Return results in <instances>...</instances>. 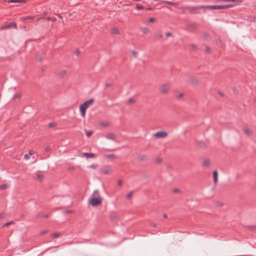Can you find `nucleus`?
Segmentation results:
<instances>
[{
	"label": "nucleus",
	"mask_w": 256,
	"mask_h": 256,
	"mask_svg": "<svg viewBox=\"0 0 256 256\" xmlns=\"http://www.w3.org/2000/svg\"><path fill=\"white\" fill-rule=\"evenodd\" d=\"M224 2H228L232 4L228 5H220V6H202L197 7L198 9H206L208 10H222L227 9L228 8L233 6L234 5L240 4L242 2V0H223Z\"/></svg>",
	"instance_id": "nucleus-1"
},
{
	"label": "nucleus",
	"mask_w": 256,
	"mask_h": 256,
	"mask_svg": "<svg viewBox=\"0 0 256 256\" xmlns=\"http://www.w3.org/2000/svg\"><path fill=\"white\" fill-rule=\"evenodd\" d=\"M94 102V98H90L80 106V110L82 116H84L86 114V110Z\"/></svg>",
	"instance_id": "nucleus-2"
},
{
	"label": "nucleus",
	"mask_w": 256,
	"mask_h": 256,
	"mask_svg": "<svg viewBox=\"0 0 256 256\" xmlns=\"http://www.w3.org/2000/svg\"><path fill=\"white\" fill-rule=\"evenodd\" d=\"M170 90V84L166 83L162 84L159 88L160 94H166L169 92Z\"/></svg>",
	"instance_id": "nucleus-3"
},
{
	"label": "nucleus",
	"mask_w": 256,
	"mask_h": 256,
	"mask_svg": "<svg viewBox=\"0 0 256 256\" xmlns=\"http://www.w3.org/2000/svg\"><path fill=\"white\" fill-rule=\"evenodd\" d=\"M12 28H14L16 29L17 26H16V22H11L7 24L2 26L0 28V30H6V29H9Z\"/></svg>",
	"instance_id": "nucleus-4"
},
{
	"label": "nucleus",
	"mask_w": 256,
	"mask_h": 256,
	"mask_svg": "<svg viewBox=\"0 0 256 256\" xmlns=\"http://www.w3.org/2000/svg\"><path fill=\"white\" fill-rule=\"evenodd\" d=\"M90 202L92 206H96L102 203V200L98 198L92 197Z\"/></svg>",
	"instance_id": "nucleus-5"
},
{
	"label": "nucleus",
	"mask_w": 256,
	"mask_h": 256,
	"mask_svg": "<svg viewBox=\"0 0 256 256\" xmlns=\"http://www.w3.org/2000/svg\"><path fill=\"white\" fill-rule=\"evenodd\" d=\"M168 133L164 131L158 132L154 134V136L156 138H163L166 137Z\"/></svg>",
	"instance_id": "nucleus-6"
},
{
	"label": "nucleus",
	"mask_w": 256,
	"mask_h": 256,
	"mask_svg": "<svg viewBox=\"0 0 256 256\" xmlns=\"http://www.w3.org/2000/svg\"><path fill=\"white\" fill-rule=\"evenodd\" d=\"M130 59H136L138 58L139 56L138 51L136 50H132L130 51Z\"/></svg>",
	"instance_id": "nucleus-7"
},
{
	"label": "nucleus",
	"mask_w": 256,
	"mask_h": 256,
	"mask_svg": "<svg viewBox=\"0 0 256 256\" xmlns=\"http://www.w3.org/2000/svg\"><path fill=\"white\" fill-rule=\"evenodd\" d=\"M136 159L140 162H146L148 160V156L145 154H139L136 156Z\"/></svg>",
	"instance_id": "nucleus-8"
},
{
	"label": "nucleus",
	"mask_w": 256,
	"mask_h": 256,
	"mask_svg": "<svg viewBox=\"0 0 256 256\" xmlns=\"http://www.w3.org/2000/svg\"><path fill=\"white\" fill-rule=\"evenodd\" d=\"M202 166L204 168H208L211 166V162L208 159H205L202 162Z\"/></svg>",
	"instance_id": "nucleus-9"
},
{
	"label": "nucleus",
	"mask_w": 256,
	"mask_h": 256,
	"mask_svg": "<svg viewBox=\"0 0 256 256\" xmlns=\"http://www.w3.org/2000/svg\"><path fill=\"white\" fill-rule=\"evenodd\" d=\"M212 177L214 182L216 184L218 182V172L216 170H214L212 172Z\"/></svg>",
	"instance_id": "nucleus-10"
},
{
	"label": "nucleus",
	"mask_w": 256,
	"mask_h": 256,
	"mask_svg": "<svg viewBox=\"0 0 256 256\" xmlns=\"http://www.w3.org/2000/svg\"><path fill=\"white\" fill-rule=\"evenodd\" d=\"M243 131L244 133L247 136H251L252 134V131L246 127L243 128Z\"/></svg>",
	"instance_id": "nucleus-11"
},
{
	"label": "nucleus",
	"mask_w": 256,
	"mask_h": 256,
	"mask_svg": "<svg viewBox=\"0 0 256 256\" xmlns=\"http://www.w3.org/2000/svg\"><path fill=\"white\" fill-rule=\"evenodd\" d=\"M35 152L34 150H30L29 151L28 154H26L24 156V159L28 160L30 158V156L34 154Z\"/></svg>",
	"instance_id": "nucleus-12"
},
{
	"label": "nucleus",
	"mask_w": 256,
	"mask_h": 256,
	"mask_svg": "<svg viewBox=\"0 0 256 256\" xmlns=\"http://www.w3.org/2000/svg\"><path fill=\"white\" fill-rule=\"evenodd\" d=\"M137 102V98L136 96H132L129 98V104H133Z\"/></svg>",
	"instance_id": "nucleus-13"
},
{
	"label": "nucleus",
	"mask_w": 256,
	"mask_h": 256,
	"mask_svg": "<svg viewBox=\"0 0 256 256\" xmlns=\"http://www.w3.org/2000/svg\"><path fill=\"white\" fill-rule=\"evenodd\" d=\"M106 138L108 139L114 140L116 138V136L114 134L112 133H109V134H107V135L106 136Z\"/></svg>",
	"instance_id": "nucleus-14"
},
{
	"label": "nucleus",
	"mask_w": 256,
	"mask_h": 256,
	"mask_svg": "<svg viewBox=\"0 0 256 256\" xmlns=\"http://www.w3.org/2000/svg\"><path fill=\"white\" fill-rule=\"evenodd\" d=\"M140 30L144 34H147L150 32V30L149 28H146V27L142 28H140Z\"/></svg>",
	"instance_id": "nucleus-15"
},
{
	"label": "nucleus",
	"mask_w": 256,
	"mask_h": 256,
	"mask_svg": "<svg viewBox=\"0 0 256 256\" xmlns=\"http://www.w3.org/2000/svg\"><path fill=\"white\" fill-rule=\"evenodd\" d=\"M83 155L87 158H94L95 156V154L92 153L84 152Z\"/></svg>",
	"instance_id": "nucleus-16"
},
{
	"label": "nucleus",
	"mask_w": 256,
	"mask_h": 256,
	"mask_svg": "<svg viewBox=\"0 0 256 256\" xmlns=\"http://www.w3.org/2000/svg\"><path fill=\"white\" fill-rule=\"evenodd\" d=\"M28 0H10V3H22L26 2Z\"/></svg>",
	"instance_id": "nucleus-17"
},
{
	"label": "nucleus",
	"mask_w": 256,
	"mask_h": 256,
	"mask_svg": "<svg viewBox=\"0 0 256 256\" xmlns=\"http://www.w3.org/2000/svg\"><path fill=\"white\" fill-rule=\"evenodd\" d=\"M33 18H34L33 16H28L20 17V20H23L24 21V20H29V19H32Z\"/></svg>",
	"instance_id": "nucleus-18"
},
{
	"label": "nucleus",
	"mask_w": 256,
	"mask_h": 256,
	"mask_svg": "<svg viewBox=\"0 0 256 256\" xmlns=\"http://www.w3.org/2000/svg\"><path fill=\"white\" fill-rule=\"evenodd\" d=\"M21 97V94L20 93H16L12 97V100L20 99Z\"/></svg>",
	"instance_id": "nucleus-19"
},
{
	"label": "nucleus",
	"mask_w": 256,
	"mask_h": 256,
	"mask_svg": "<svg viewBox=\"0 0 256 256\" xmlns=\"http://www.w3.org/2000/svg\"><path fill=\"white\" fill-rule=\"evenodd\" d=\"M60 236H61L60 232H56V233H54V234H52L51 236L52 238H56L59 237Z\"/></svg>",
	"instance_id": "nucleus-20"
},
{
	"label": "nucleus",
	"mask_w": 256,
	"mask_h": 256,
	"mask_svg": "<svg viewBox=\"0 0 256 256\" xmlns=\"http://www.w3.org/2000/svg\"><path fill=\"white\" fill-rule=\"evenodd\" d=\"M85 131H86V136L88 138L90 137L93 134V131H92V130L88 131V130H85Z\"/></svg>",
	"instance_id": "nucleus-21"
},
{
	"label": "nucleus",
	"mask_w": 256,
	"mask_h": 256,
	"mask_svg": "<svg viewBox=\"0 0 256 256\" xmlns=\"http://www.w3.org/2000/svg\"><path fill=\"white\" fill-rule=\"evenodd\" d=\"M94 196H96V198H98L99 196V192L98 190H95L92 194V197Z\"/></svg>",
	"instance_id": "nucleus-22"
},
{
	"label": "nucleus",
	"mask_w": 256,
	"mask_h": 256,
	"mask_svg": "<svg viewBox=\"0 0 256 256\" xmlns=\"http://www.w3.org/2000/svg\"><path fill=\"white\" fill-rule=\"evenodd\" d=\"M112 32L113 34H119L118 29L117 28H113L112 30Z\"/></svg>",
	"instance_id": "nucleus-23"
},
{
	"label": "nucleus",
	"mask_w": 256,
	"mask_h": 256,
	"mask_svg": "<svg viewBox=\"0 0 256 256\" xmlns=\"http://www.w3.org/2000/svg\"><path fill=\"white\" fill-rule=\"evenodd\" d=\"M164 3L167 4H170V5L173 6H176L177 5H178L177 3L172 2H164Z\"/></svg>",
	"instance_id": "nucleus-24"
},
{
	"label": "nucleus",
	"mask_w": 256,
	"mask_h": 256,
	"mask_svg": "<svg viewBox=\"0 0 256 256\" xmlns=\"http://www.w3.org/2000/svg\"><path fill=\"white\" fill-rule=\"evenodd\" d=\"M184 96V93H182V92L178 93L176 94V98H183Z\"/></svg>",
	"instance_id": "nucleus-25"
},
{
	"label": "nucleus",
	"mask_w": 256,
	"mask_h": 256,
	"mask_svg": "<svg viewBox=\"0 0 256 256\" xmlns=\"http://www.w3.org/2000/svg\"><path fill=\"white\" fill-rule=\"evenodd\" d=\"M36 176V178L40 180H42L43 179V176L40 174H37Z\"/></svg>",
	"instance_id": "nucleus-26"
},
{
	"label": "nucleus",
	"mask_w": 256,
	"mask_h": 256,
	"mask_svg": "<svg viewBox=\"0 0 256 256\" xmlns=\"http://www.w3.org/2000/svg\"><path fill=\"white\" fill-rule=\"evenodd\" d=\"M112 170H105L102 172L103 174H110Z\"/></svg>",
	"instance_id": "nucleus-27"
},
{
	"label": "nucleus",
	"mask_w": 256,
	"mask_h": 256,
	"mask_svg": "<svg viewBox=\"0 0 256 256\" xmlns=\"http://www.w3.org/2000/svg\"><path fill=\"white\" fill-rule=\"evenodd\" d=\"M13 223H14L13 221H10V222H8L3 225V227L8 226Z\"/></svg>",
	"instance_id": "nucleus-28"
},
{
	"label": "nucleus",
	"mask_w": 256,
	"mask_h": 256,
	"mask_svg": "<svg viewBox=\"0 0 256 256\" xmlns=\"http://www.w3.org/2000/svg\"><path fill=\"white\" fill-rule=\"evenodd\" d=\"M7 187H8L7 184H3L0 186V189L4 190V189H6Z\"/></svg>",
	"instance_id": "nucleus-29"
},
{
	"label": "nucleus",
	"mask_w": 256,
	"mask_h": 256,
	"mask_svg": "<svg viewBox=\"0 0 256 256\" xmlns=\"http://www.w3.org/2000/svg\"><path fill=\"white\" fill-rule=\"evenodd\" d=\"M172 191L174 194H178L180 192V190L178 188H174Z\"/></svg>",
	"instance_id": "nucleus-30"
},
{
	"label": "nucleus",
	"mask_w": 256,
	"mask_h": 256,
	"mask_svg": "<svg viewBox=\"0 0 256 256\" xmlns=\"http://www.w3.org/2000/svg\"><path fill=\"white\" fill-rule=\"evenodd\" d=\"M56 126V124L55 122H50L48 124V127L51 128Z\"/></svg>",
	"instance_id": "nucleus-31"
},
{
	"label": "nucleus",
	"mask_w": 256,
	"mask_h": 256,
	"mask_svg": "<svg viewBox=\"0 0 256 256\" xmlns=\"http://www.w3.org/2000/svg\"><path fill=\"white\" fill-rule=\"evenodd\" d=\"M248 228L249 230H256V226H249Z\"/></svg>",
	"instance_id": "nucleus-32"
},
{
	"label": "nucleus",
	"mask_w": 256,
	"mask_h": 256,
	"mask_svg": "<svg viewBox=\"0 0 256 256\" xmlns=\"http://www.w3.org/2000/svg\"><path fill=\"white\" fill-rule=\"evenodd\" d=\"M6 214L5 213L2 212V213L0 214V219L4 218H6Z\"/></svg>",
	"instance_id": "nucleus-33"
},
{
	"label": "nucleus",
	"mask_w": 256,
	"mask_h": 256,
	"mask_svg": "<svg viewBox=\"0 0 256 256\" xmlns=\"http://www.w3.org/2000/svg\"><path fill=\"white\" fill-rule=\"evenodd\" d=\"M108 158L113 159L115 158V156L112 154H108L107 156Z\"/></svg>",
	"instance_id": "nucleus-34"
},
{
	"label": "nucleus",
	"mask_w": 256,
	"mask_h": 256,
	"mask_svg": "<svg viewBox=\"0 0 256 256\" xmlns=\"http://www.w3.org/2000/svg\"><path fill=\"white\" fill-rule=\"evenodd\" d=\"M148 22H155V18H150L148 19Z\"/></svg>",
	"instance_id": "nucleus-35"
},
{
	"label": "nucleus",
	"mask_w": 256,
	"mask_h": 256,
	"mask_svg": "<svg viewBox=\"0 0 256 256\" xmlns=\"http://www.w3.org/2000/svg\"><path fill=\"white\" fill-rule=\"evenodd\" d=\"M50 150V147L48 146H46V148H45V151L46 152H48Z\"/></svg>",
	"instance_id": "nucleus-36"
},
{
	"label": "nucleus",
	"mask_w": 256,
	"mask_h": 256,
	"mask_svg": "<svg viewBox=\"0 0 256 256\" xmlns=\"http://www.w3.org/2000/svg\"><path fill=\"white\" fill-rule=\"evenodd\" d=\"M49 216H50V214H45V215H42L40 217L48 218L49 217Z\"/></svg>",
	"instance_id": "nucleus-37"
},
{
	"label": "nucleus",
	"mask_w": 256,
	"mask_h": 256,
	"mask_svg": "<svg viewBox=\"0 0 256 256\" xmlns=\"http://www.w3.org/2000/svg\"><path fill=\"white\" fill-rule=\"evenodd\" d=\"M80 52L78 50H75V52H74V54H75L76 56H78V54H79Z\"/></svg>",
	"instance_id": "nucleus-38"
},
{
	"label": "nucleus",
	"mask_w": 256,
	"mask_h": 256,
	"mask_svg": "<svg viewBox=\"0 0 256 256\" xmlns=\"http://www.w3.org/2000/svg\"><path fill=\"white\" fill-rule=\"evenodd\" d=\"M47 232H48V231H47V230H44V231L41 232H40V234L41 235H44V234H46V233H47Z\"/></svg>",
	"instance_id": "nucleus-39"
},
{
	"label": "nucleus",
	"mask_w": 256,
	"mask_h": 256,
	"mask_svg": "<svg viewBox=\"0 0 256 256\" xmlns=\"http://www.w3.org/2000/svg\"><path fill=\"white\" fill-rule=\"evenodd\" d=\"M136 8L138 9V10H142L143 8H142V6H139V5H137L136 6Z\"/></svg>",
	"instance_id": "nucleus-40"
},
{
	"label": "nucleus",
	"mask_w": 256,
	"mask_h": 256,
	"mask_svg": "<svg viewBox=\"0 0 256 256\" xmlns=\"http://www.w3.org/2000/svg\"><path fill=\"white\" fill-rule=\"evenodd\" d=\"M190 48H191V49L192 50H196V47L194 45H191L190 46Z\"/></svg>",
	"instance_id": "nucleus-41"
},
{
	"label": "nucleus",
	"mask_w": 256,
	"mask_h": 256,
	"mask_svg": "<svg viewBox=\"0 0 256 256\" xmlns=\"http://www.w3.org/2000/svg\"><path fill=\"white\" fill-rule=\"evenodd\" d=\"M122 184V181L121 180H118V185L120 186Z\"/></svg>",
	"instance_id": "nucleus-42"
},
{
	"label": "nucleus",
	"mask_w": 256,
	"mask_h": 256,
	"mask_svg": "<svg viewBox=\"0 0 256 256\" xmlns=\"http://www.w3.org/2000/svg\"><path fill=\"white\" fill-rule=\"evenodd\" d=\"M90 167L92 168H95L96 167V165L95 164H92L90 165Z\"/></svg>",
	"instance_id": "nucleus-43"
},
{
	"label": "nucleus",
	"mask_w": 256,
	"mask_h": 256,
	"mask_svg": "<svg viewBox=\"0 0 256 256\" xmlns=\"http://www.w3.org/2000/svg\"><path fill=\"white\" fill-rule=\"evenodd\" d=\"M74 169V168L73 166H69L68 168V170H73Z\"/></svg>",
	"instance_id": "nucleus-44"
},
{
	"label": "nucleus",
	"mask_w": 256,
	"mask_h": 256,
	"mask_svg": "<svg viewBox=\"0 0 256 256\" xmlns=\"http://www.w3.org/2000/svg\"><path fill=\"white\" fill-rule=\"evenodd\" d=\"M193 82H194V84H197L198 83V80H193Z\"/></svg>",
	"instance_id": "nucleus-45"
},
{
	"label": "nucleus",
	"mask_w": 256,
	"mask_h": 256,
	"mask_svg": "<svg viewBox=\"0 0 256 256\" xmlns=\"http://www.w3.org/2000/svg\"><path fill=\"white\" fill-rule=\"evenodd\" d=\"M166 36H171V34L170 32H168V33L166 34Z\"/></svg>",
	"instance_id": "nucleus-46"
},
{
	"label": "nucleus",
	"mask_w": 256,
	"mask_h": 256,
	"mask_svg": "<svg viewBox=\"0 0 256 256\" xmlns=\"http://www.w3.org/2000/svg\"><path fill=\"white\" fill-rule=\"evenodd\" d=\"M60 18H62V16L60 14H56Z\"/></svg>",
	"instance_id": "nucleus-47"
},
{
	"label": "nucleus",
	"mask_w": 256,
	"mask_h": 256,
	"mask_svg": "<svg viewBox=\"0 0 256 256\" xmlns=\"http://www.w3.org/2000/svg\"><path fill=\"white\" fill-rule=\"evenodd\" d=\"M66 74V71H63L62 72V75H64Z\"/></svg>",
	"instance_id": "nucleus-48"
},
{
	"label": "nucleus",
	"mask_w": 256,
	"mask_h": 256,
	"mask_svg": "<svg viewBox=\"0 0 256 256\" xmlns=\"http://www.w3.org/2000/svg\"><path fill=\"white\" fill-rule=\"evenodd\" d=\"M161 162H162V160H160V159L158 160L157 161V162H158V163H160Z\"/></svg>",
	"instance_id": "nucleus-49"
},
{
	"label": "nucleus",
	"mask_w": 256,
	"mask_h": 256,
	"mask_svg": "<svg viewBox=\"0 0 256 256\" xmlns=\"http://www.w3.org/2000/svg\"><path fill=\"white\" fill-rule=\"evenodd\" d=\"M46 18L48 20H52V18H50V17H47Z\"/></svg>",
	"instance_id": "nucleus-50"
},
{
	"label": "nucleus",
	"mask_w": 256,
	"mask_h": 256,
	"mask_svg": "<svg viewBox=\"0 0 256 256\" xmlns=\"http://www.w3.org/2000/svg\"><path fill=\"white\" fill-rule=\"evenodd\" d=\"M163 216H164V218H167V216H166V214H164L163 215Z\"/></svg>",
	"instance_id": "nucleus-51"
},
{
	"label": "nucleus",
	"mask_w": 256,
	"mask_h": 256,
	"mask_svg": "<svg viewBox=\"0 0 256 256\" xmlns=\"http://www.w3.org/2000/svg\"><path fill=\"white\" fill-rule=\"evenodd\" d=\"M110 86V84H106V87H109V86Z\"/></svg>",
	"instance_id": "nucleus-52"
},
{
	"label": "nucleus",
	"mask_w": 256,
	"mask_h": 256,
	"mask_svg": "<svg viewBox=\"0 0 256 256\" xmlns=\"http://www.w3.org/2000/svg\"><path fill=\"white\" fill-rule=\"evenodd\" d=\"M132 194V192H129V194H128L129 197L130 196V195Z\"/></svg>",
	"instance_id": "nucleus-53"
},
{
	"label": "nucleus",
	"mask_w": 256,
	"mask_h": 256,
	"mask_svg": "<svg viewBox=\"0 0 256 256\" xmlns=\"http://www.w3.org/2000/svg\"><path fill=\"white\" fill-rule=\"evenodd\" d=\"M5 2H10V0H4Z\"/></svg>",
	"instance_id": "nucleus-54"
},
{
	"label": "nucleus",
	"mask_w": 256,
	"mask_h": 256,
	"mask_svg": "<svg viewBox=\"0 0 256 256\" xmlns=\"http://www.w3.org/2000/svg\"><path fill=\"white\" fill-rule=\"evenodd\" d=\"M42 58H41V57H40V58H39V60H40V61H42Z\"/></svg>",
	"instance_id": "nucleus-55"
},
{
	"label": "nucleus",
	"mask_w": 256,
	"mask_h": 256,
	"mask_svg": "<svg viewBox=\"0 0 256 256\" xmlns=\"http://www.w3.org/2000/svg\"><path fill=\"white\" fill-rule=\"evenodd\" d=\"M126 197L128 198V194L126 195Z\"/></svg>",
	"instance_id": "nucleus-56"
},
{
	"label": "nucleus",
	"mask_w": 256,
	"mask_h": 256,
	"mask_svg": "<svg viewBox=\"0 0 256 256\" xmlns=\"http://www.w3.org/2000/svg\"><path fill=\"white\" fill-rule=\"evenodd\" d=\"M148 10H152V8H148Z\"/></svg>",
	"instance_id": "nucleus-57"
}]
</instances>
